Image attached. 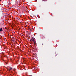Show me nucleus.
<instances>
[{
    "label": "nucleus",
    "mask_w": 76,
    "mask_h": 76,
    "mask_svg": "<svg viewBox=\"0 0 76 76\" xmlns=\"http://www.w3.org/2000/svg\"><path fill=\"white\" fill-rule=\"evenodd\" d=\"M35 40L34 39V37H32V39H31V40H30V41H33L34 42L35 41Z\"/></svg>",
    "instance_id": "f257e3e1"
},
{
    "label": "nucleus",
    "mask_w": 76,
    "mask_h": 76,
    "mask_svg": "<svg viewBox=\"0 0 76 76\" xmlns=\"http://www.w3.org/2000/svg\"><path fill=\"white\" fill-rule=\"evenodd\" d=\"M9 70H12V68L11 67H10L9 69Z\"/></svg>",
    "instance_id": "f03ea898"
},
{
    "label": "nucleus",
    "mask_w": 76,
    "mask_h": 76,
    "mask_svg": "<svg viewBox=\"0 0 76 76\" xmlns=\"http://www.w3.org/2000/svg\"><path fill=\"white\" fill-rule=\"evenodd\" d=\"M3 28H1L0 29V31H1V32H2L3 31Z\"/></svg>",
    "instance_id": "7ed1b4c3"
},
{
    "label": "nucleus",
    "mask_w": 76,
    "mask_h": 76,
    "mask_svg": "<svg viewBox=\"0 0 76 76\" xmlns=\"http://www.w3.org/2000/svg\"><path fill=\"white\" fill-rule=\"evenodd\" d=\"M34 44H36V41H35V40L34 42Z\"/></svg>",
    "instance_id": "20e7f679"
},
{
    "label": "nucleus",
    "mask_w": 76,
    "mask_h": 76,
    "mask_svg": "<svg viewBox=\"0 0 76 76\" xmlns=\"http://www.w3.org/2000/svg\"><path fill=\"white\" fill-rule=\"evenodd\" d=\"M43 1H47V0H43Z\"/></svg>",
    "instance_id": "39448f33"
},
{
    "label": "nucleus",
    "mask_w": 76,
    "mask_h": 76,
    "mask_svg": "<svg viewBox=\"0 0 76 76\" xmlns=\"http://www.w3.org/2000/svg\"><path fill=\"white\" fill-rule=\"evenodd\" d=\"M13 42H15V40H13Z\"/></svg>",
    "instance_id": "423d86ee"
},
{
    "label": "nucleus",
    "mask_w": 76,
    "mask_h": 76,
    "mask_svg": "<svg viewBox=\"0 0 76 76\" xmlns=\"http://www.w3.org/2000/svg\"><path fill=\"white\" fill-rule=\"evenodd\" d=\"M42 45H43V44H42Z\"/></svg>",
    "instance_id": "0eeeda50"
}]
</instances>
